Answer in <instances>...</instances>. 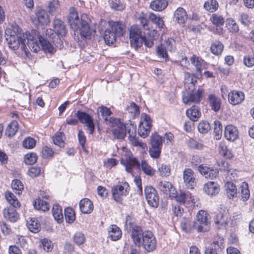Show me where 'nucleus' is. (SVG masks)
Here are the masks:
<instances>
[{
  "mask_svg": "<svg viewBox=\"0 0 254 254\" xmlns=\"http://www.w3.org/2000/svg\"><path fill=\"white\" fill-rule=\"evenodd\" d=\"M228 101L233 105L241 104L245 99L244 93L240 91L233 90L228 94Z\"/></svg>",
  "mask_w": 254,
  "mask_h": 254,
  "instance_id": "19",
  "label": "nucleus"
},
{
  "mask_svg": "<svg viewBox=\"0 0 254 254\" xmlns=\"http://www.w3.org/2000/svg\"><path fill=\"white\" fill-rule=\"evenodd\" d=\"M148 18L153 23L156 25L157 28L162 29L164 26V21L159 15L150 12Z\"/></svg>",
  "mask_w": 254,
  "mask_h": 254,
  "instance_id": "37",
  "label": "nucleus"
},
{
  "mask_svg": "<svg viewBox=\"0 0 254 254\" xmlns=\"http://www.w3.org/2000/svg\"><path fill=\"white\" fill-rule=\"evenodd\" d=\"M223 45L219 41H215L213 42L210 47L211 52L216 55L221 54L223 50Z\"/></svg>",
  "mask_w": 254,
  "mask_h": 254,
  "instance_id": "49",
  "label": "nucleus"
},
{
  "mask_svg": "<svg viewBox=\"0 0 254 254\" xmlns=\"http://www.w3.org/2000/svg\"><path fill=\"white\" fill-rule=\"evenodd\" d=\"M79 207L82 213L90 214L93 210V204L88 198H84L79 202Z\"/></svg>",
  "mask_w": 254,
  "mask_h": 254,
  "instance_id": "26",
  "label": "nucleus"
},
{
  "mask_svg": "<svg viewBox=\"0 0 254 254\" xmlns=\"http://www.w3.org/2000/svg\"><path fill=\"white\" fill-rule=\"evenodd\" d=\"M48 38L54 43L56 46L58 47V45L55 43L56 41L54 39V38L57 39V34L55 32L54 33V30L51 29H44L43 31V36L41 35L38 36L39 41L42 49L45 52L51 53L54 51V49L51 42L48 40Z\"/></svg>",
  "mask_w": 254,
  "mask_h": 254,
  "instance_id": "4",
  "label": "nucleus"
},
{
  "mask_svg": "<svg viewBox=\"0 0 254 254\" xmlns=\"http://www.w3.org/2000/svg\"><path fill=\"white\" fill-rule=\"evenodd\" d=\"M33 206L37 210H41L43 211H46L49 209L48 204L44 200L40 198L36 199L34 203Z\"/></svg>",
  "mask_w": 254,
  "mask_h": 254,
  "instance_id": "44",
  "label": "nucleus"
},
{
  "mask_svg": "<svg viewBox=\"0 0 254 254\" xmlns=\"http://www.w3.org/2000/svg\"><path fill=\"white\" fill-rule=\"evenodd\" d=\"M144 192L148 204L157 208L159 205V198L156 190L151 186H147L145 188Z\"/></svg>",
  "mask_w": 254,
  "mask_h": 254,
  "instance_id": "11",
  "label": "nucleus"
},
{
  "mask_svg": "<svg viewBox=\"0 0 254 254\" xmlns=\"http://www.w3.org/2000/svg\"><path fill=\"white\" fill-rule=\"evenodd\" d=\"M197 129L202 134L207 133L210 129V124L207 121H201L197 125Z\"/></svg>",
  "mask_w": 254,
  "mask_h": 254,
  "instance_id": "52",
  "label": "nucleus"
},
{
  "mask_svg": "<svg viewBox=\"0 0 254 254\" xmlns=\"http://www.w3.org/2000/svg\"><path fill=\"white\" fill-rule=\"evenodd\" d=\"M133 163L136 164V167L146 175L152 177L155 175V170L146 160H142L139 162L137 160H134Z\"/></svg>",
  "mask_w": 254,
  "mask_h": 254,
  "instance_id": "16",
  "label": "nucleus"
},
{
  "mask_svg": "<svg viewBox=\"0 0 254 254\" xmlns=\"http://www.w3.org/2000/svg\"><path fill=\"white\" fill-rule=\"evenodd\" d=\"M116 34L111 29H108L105 30L104 34V39L105 42L107 44H112L116 40Z\"/></svg>",
  "mask_w": 254,
  "mask_h": 254,
  "instance_id": "43",
  "label": "nucleus"
},
{
  "mask_svg": "<svg viewBox=\"0 0 254 254\" xmlns=\"http://www.w3.org/2000/svg\"><path fill=\"white\" fill-rule=\"evenodd\" d=\"M240 193L241 199L243 201H247L250 198V192L249 190L248 184L246 182H243L240 187Z\"/></svg>",
  "mask_w": 254,
  "mask_h": 254,
  "instance_id": "38",
  "label": "nucleus"
},
{
  "mask_svg": "<svg viewBox=\"0 0 254 254\" xmlns=\"http://www.w3.org/2000/svg\"><path fill=\"white\" fill-rule=\"evenodd\" d=\"M157 53L160 58H162L167 61L168 60V56L167 53L166 47L161 45L157 48Z\"/></svg>",
  "mask_w": 254,
  "mask_h": 254,
  "instance_id": "62",
  "label": "nucleus"
},
{
  "mask_svg": "<svg viewBox=\"0 0 254 254\" xmlns=\"http://www.w3.org/2000/svg\"><path fill=\"white\" fill-rule=\"evenodd\" d=\"M129 39L131 47L135 49L141 47L143 39L140 29L135 25L131 26L129 31Z\"/></svg>",
  "mask_w": 254,
  "mask_h": 254,
  "instance_id": "10",
  "label": "nucleus"
},
{
  "mask_svg": "<svg viewBox=\"0 0 254 254\" xmlns=\"http://www.w3.org/2000/svg\"><path fill=\"white\" fill-rule=\"evenodd\" d=\"M27 226L28 229L32 233H38L41 229V224L35 218H29L27 220Z\"/></svg>",
  "mask_w": 254,
  "mask_h": 254,
  "instance_id": "33",
  "label": "nucleus"
},
{
  "mask_svg": "<svg viewBox=\"0 0 254 254\" xmlns=\"http://www.w3.org/2000/svg\"><path fill=\"white\" fill-rule=\"evenodd\" d=\"M158 170L160 175L162 177H167L170 174V168L166 164H162L159 165Z\"/></svg>",
  "mask_w": 254,
  "mask_h": 254,
  "instance_id": "59",
  "label": "nucleus"
},
{
  "mask_svg": "<svg viewBox=\"0 0 254 254\" xmlns=\"http://www.w3.org/2000/svg\"><path fill=\"white\" fill-rule=\"evenodd\" d=\"M210 20L213 24L216 26L222 25L225 22L223 16L217 14H213L210 18Z\"/></svg>",
  "mask_w": 254,
  "mask_h": 254,
  "instance_id": "55",
  "label": "nucleus"
},
{
  "mask_svg": "<svg viewBox=\"0 0 254 254\" xmlns=\"http://www.w3.org/2000/svg\"><path fill=\"white\" fill-rule=\"evenodd\" d=\"M73 240L77 245H80L84 243L85 237L82 233L77 232L74 236Z\"/></svg>",
  "mask_w": 254,
  "mask_h": 254,
  "instance_id": "64",
  "label": "nucleus"
},
{
  "mask_svg": "<svg viewBox=\"0 0 254 254\" xmlns=\"http://www.w3.org/2000/svg\"><path fill=\"white\" fill-rule=\"evenodd\" d=\"M125 130L128 133V138L132 145L134 146H139L143 150L147 149V145L145 143L140 142L136 138V125L131 122L129 121L128 123L124 125Z\"/></svg>",
  "mask_w": 254,
  "mask_h": 254,
  "instance_id": "7",
  "label": "nucleus"
},
{
  "mask_svg": "<svg viewBox=\"0 0 254 254\" xmlns=\"http://www.w3.org/2000/svg\"><path fill=\"white\" fill-rule=\"evenodd\" d=\"M168 4L166 0H154L150 3L149 7L153 10L161 11L167 6Z\"/></svg>",
  "mask_w": 254,
  "mask_h": 254,
  "instance_id": "30",
  "label": "nucleus"
},
{
  "mask_svg": "<svg viewBox=\"0 0 254 254\" xmlns=\"http://www.w3.org/2000/svg\"><path fill=\"white\" fill-rule=\"evenodd\" d=\"M111 30L116 34V37L122 36L125 32V25L120 22H112L110 23Z\"/></svg>",
  "mask_w": 254,
  "mask_h": 254,
  "instance_id": "32",
  "label": "nucleus"
},
{
  "mask_svg": "<svg viewBox=\"0 0 254 254\" xmlns=\"http://www.w3.org/2000/svg\"><path fill=\"white\" fill-rule=\"evenodd\" d=\"M26 34L18 35L14 34V32L10 29L5 30V38L9 47L13 50L20 48L28 56L29 50L26 45Z\"/></svg>",
  "mask_w": 254,
  "mask_h": 254,
  "instance_id": "3",
  "label": "nucleus"
},
{
  "mask_svg": "<svg viewBox=\"0 0 254 254\" xmlns=\"http://www.w3.org/2000/svg\"><path fill=\"white\" fill-rule=\"evenodd\" d=\"M183 180L185 186L192 189L195 186V178L193 171L190 168L185 169L183 172Z\"/></svg>",
  "mask_w": 254,
  "mask_h": 254,
  "instance_id": "17",
  "label": "nucleus"
},
{
  "mask_svg": "<svg viewBox=\"0 0 254 254\" xmlns=\"http://www.w3.org/2000/svg\"><path fill=\"white\" fill-rule=\"evenodd\" d=\"M98 116H101L104 121V123L111 127H115L117 124L120 123V119L110 117L112 113L110 109L107 107L101 106L97 109Z\"/></svg>",
  "mask_w": 254,
  "mask_h": 254,
  "instance_id": "9",
  "label": "nucleus"
},
{
  "mask_svg": "<svg viewBox=\"0 0 254 254\" xmlns=\"http://www.w3.org/2000/svg\"><path fill=\"white\" fill-rule=\"evenodd\" d=\"M125 155L127 156L126 159L122 158L121 162L125 166L126 170L128 173H131L132 167H136V164L133 163V160L137 159L133 157L131 153L129 152H126Z\"/></svg>",
  "mask_w": 254,
  "mask_h": 254,
  "instance_id": "23",
  "label": "nucleus"
},
{
  "mask_svg": "<svg viewBox=\"0 0 254 254\" xmlns=\"http://www.w3.org/2000/svg\"><path fill=\"white\" fill-rule=\"evenodd\" d=\"M131 238L136 246H143L147 252L154 250L156 246V239L150 231H143L141 227H134Z\"/></svg>",
  "mask_w": 254,
  "mask_h": 254,
  "instance_id": "1",
  "label": "nucleus"
},
{
  "mask_svg": "<svg viewBox=\"0 0 254 254\" xmlns=\"http://www.w3.org/2000/svg\"><path fill=\"white\" fill-rule=\"evenodd\" d=\"M129 187L127 183H124V186L118 185L114 186L112 189L113 197L116 201L121 202L123 200V196L127 194V188Z\"/></svg>",
  "mask_w": 254,
  "mask_h": 254,
  "instance_id": "14",
  "label": "nucleus"
},
{
  "mask_svg": "<svg viewBox=\"0 0 254 254\" xmlns=\"http://www.w3.org/2000/svg\"><path fill=\"white\" fill-rule=\"evenodd\" d=\"M135 219L130 215H127L125 221V228L127 230H131V233L134 227H140L139 226L134 225Z\"/></svg>",
  "mask_w": 254,
  "mask_h": 254,
  "instance_id": "51",
  "label": "nucleus"
},
{
  "mask_svg": "<svg viewBox=\"0 0 254 254\" xmlns=\"http://www.w3.org/2000/svg\"><path fill=\"white\" fill-rule=\"evenodd\" d=\"M76 116L81 123L86 125L89 133L93 134L95 130V125L92 117L87 113L80 111L77 112Z\"/></svg>",
  "mask_w": 254,
  "mask_h": 254,
  "instance_id": "13",
  "label": "nucleus"
},
{
  "mask_svg": "<svg viewBox=\"0 0 254 254\" xmlns=\"http://www.w3.org/2000/svg\"><path fill=\"white\" fill-rule=\"evenodd\" d=\"M192 64L195 66L196 70L201 73L202 68L204 66L205 62L201 58L193 55L190 59Z\"/></svg>",
  "mask_w": 254,
  "mask_h": 254,
  "instance_id": "36",
  "label": "nucleus"
},
{
  "mask_svg": "<svg viewBox=\"0 0 254 254\" xmlns=\"http://www.w3.org/2000/svg\"><path fill=\"white\" fill-rule=\"evenodd\" d=\"M157 188L164 193L169 192V195L171 194L172 190L175 189L172 184L167 181H160L157 184Z\"/></svg>",
  "mask_w": 254,
  "mask_h": 254,
  "instance_id": "35",
  "label": "nucleus"
},
{
  "mask_svg": "<svg viewBox=\"0 0 254 254\" xmlns=\"http://www.w3.org/2000/svg\"><path fill=\"white\" fill-rule=\"evenodd\" d=\"M18 128V123L16 121H13L6 127L5 134L8 137H12L15 134Z\"/></svg>",
  "mask_w": 254,
  "mask_h": 254,
  "instance_id": "39",
  "label": "nucleus"
},
{
  "mask_svg": "<svg viewBox=\"0 0 254 254\" xmlns=\"http://www.w3.org/2000/svg\"><path fill=\"white\" fill-rule=\"evenodd\" d=\"M31 36L29 37L27 36L26 45L31 51L35 53H37L39 50V47L36 43H34L33 40H31Z\"/></svg>",
  "mask_w": 254,
  "mask_h": 254,
  "instance_id": "60",
  "label": "nucleus"
},
{
  "mask_svg": "<svg viewBox=\"0 0 254 254\" xmlns=\"http://www.w3.org/2000/svg\"><path fill=\"white\" fill-rule=\"evenodd\" d=\"M208 99L209 104L211 109L215 112H218L221 104L220 98L214 95L211 94L209 95Z\"/></svg>",
  "mask_w": 254,
  "mask_h": 254,
  "instance_id": "31",
  "label": "nucleus"
},
{
  "mask_svg": "<svg viewBox=\"0 0 254 254\" xmlns=\"http://www.w3.org/2000/svg\"><path fill=\"white\" fill-rule=\"evenodd\" d=\"M109 2L112 9L117 10H122L124 9V6L121 0H109Z\"/></svg>",
  "mask_w": 254,
  "mask_h": 254,
  "instance_id": "63",
  "label": "nucleus"
},
{
  "mask_svg": "<svg viewBox=\"0 0 254 254\" xmlns=\"http://www.w3.org/2000/svg\"><path fill=\"white\" fill-rule=\"evenodd\" d=\"M225 188L226 195L229 199H233L237 196V189L233 183L227 182L225 185Z\"/></svg>",
  "mask_w": 254,
  "mask_h": 254,
  "instance_id": "29",
  "label": "nucleus"
},
{
  "mask_svg": "<svg viewBox=\"0 0 254 254\" xmlns=\"http://www.w3.org/2000/svg\"><path fill=\"white\" fill-rule=\"evenodd\" d=\"M181 226L182 229L187 232L195 230L194 227L192 225V222L190 221L189 219L183 220L181 223Z\"/></svg>",
  "mask_w": 254,
  "mask_h": 254,
  "instance_id": "56",
  "label": "nucleus"
},
{
  "mask_svg": "<svg viewBox=\"0 0 254 254\" xmlns=\"http://www.w3.org/2000/svg\"><path fill=\"white\" fill-rule=\"evenodd\" d=\"M174 19L180 24H184L187 19L186 10L183 7H178L174 12Z\"/></svg>",
  "mask_w": 254,
  "mask_h": 254,
  "instance_id": "25",
  "label": "nucleus"
},
{
  "mask_svg": "<svg viewBox=\"0 0 254 254\" xmlns=\"http://www.w3.org/2000/svg\"><path fill=\"white\" fill-rule=\"evenodd\" d=\"M202 89L198 88L195 92L187 93L186 95L184 94L182 97L183 102L186 104L199 103L202 97Z\"/></svg>",
  "mask_w": 254,
  "mask_h": 254,
  "instance_id": "15",
  "label": "nucleus"
},
{
  "mask_svg": "<svg viewBox=\"0 0 254 254\" xmlns=\"http://www.w3.org/2000/svg\"><path fill=\"white\" fill-rule=\"evenodd\" d=\"M53 26L54 31L57 34V42L58 44H60L62 41L59 36H64L66 33L65 26L63 22L59 19L54 20Z\"/></svg>",
  "mask_w": 254,
  "mask_h": 254,
  "instance_id": "18",
  "label": "nucleus"
},
{
  "mask_svg": "<svg viewBox=\"0 0 254 254\" xmlns=\"http://www.w3.org/2000/svg\"><path fill=\"white\" fill-rule=\"evenodd\" d=\"M203 6L206 10L212 12L218 8V3L216 0H208L204 2Z\"/></svg>",
  "mask_w": 254,
  "mask_h": 254,
  "instance_id": "48",
  "label": "nucleus"
},
{
  "mask_svg": "<svg viewBox=\"0 0 254 254\" xmlns=\"http://www.w3.org/2000/svg\"><path fill=\"white\" fill-rule=\"evenodd\" d=\"M230 216L228 210L221 209L215 219V224L217 229H224L228 226Z\"/></svg>",
  "mask_w": 254,
  "mask_h": 254,
  "instance_id": "12",
  "label": "nucleus"
},
{
  "mask_svg": "<svg viewBox=\"0 0 254 254\" xmlns=\"http://www.w3.org/2000/svg\"><path fill=\"white\" fill-rule=\"evenodd\" d=\"M162 137L157 133L152 134L150 136L151 146L162 147Z\"/></svg>",
  "mask_w": 254,
  "mask_h": 254,
  "instance_id": "47",
  "label": "nucleus"
},
{
  "mask_svg": "<svg viewBox=\"0 0 254 254\" xmlns=\"http://www.w3.org/2000/svg\"><path fill=\"white\" fill-rule=\"evenodd\" d=\"M5 197L8 203L14 207H19L20 203L16 196L10 191H7L5 192Z\"/></svg>",
  "mask_w": 254,
  "mask_h": 254,
  "instance_id": "40",
  "label": "nucleus"
},
{
  "mask_svg": "<svg viewBox=\"0 0 254 254\" xmlns=\"http://www.w3.org/2000/svg\"><path fill=\"white\" fill-rule=\"evenodd\" d=\"M214 134L216 140H219L222 136V125L221 123L218 121L214 122Z\"/></svg>",
  "mask_w": 254,
  "mask_h": 254,
  "instance_id": "50",
  "label": "nucleus"
},
{
  "mask_svg": "<svg viewBox=\"0 0 254 254\" xmlns=\"http://www.w3.org/2000/svg\"><path fill=\"white\" fill-rule=\"evenodd\" d=\"M122 231L116 225H111L108 228V237L112 241H117L122 237Z\"/></svg>",
  "mask_w": 254,
  "mask_h": 254,
  "instance_id": "28",
  "label": "nucleus"
},
{
  "mask_svg": "<svg viewBox=\"0 0 254 254\" xmlns=\"http://www.w3.org/2000/svg\"><path fill=\"white\" fill-rule=\"evenodd\" d=\"M224 135L225 138L228 140H235L239 135L237 127L233 125L227 126L224 130Z\"/></svg>",
  "mask_w": 254,
  "mask_h": 254,
  "instance_id": "24",
  "label": "nucleus"
},
{
  "mask_svg": "<svg viewBox=\"0 0 254 254\" xmlns=\"http://www.w3.org/2000/svg\"><path fill=\"white\" fill-rule=\"evenodd\" d=\"M187 116L192 121H197L201 116L199 108L193 105L186 111Z\"/></svg>",
  "mask_w": 254,
  "mask_h": 254,
  "instance_id": "27",
  "label": "nucleus"
},
{
  "mask_svg": "<svg viewBox=\"0 0 254 254\" xmlns=\"http://www.w3.org/2000/svg\"><path fill=\"white\" fill-rule=\"evenodd\" d=\"M196 220L192 221L195 230L198 232H208L210 229L209 214L204 210H199L196 216Z\"/></svg>",
  "mask_w": 254,
  "mask_h": 254,
  "instance_id": "5",
  "label": "nucleus"
},
{
  "mask_svg": "<svg viewBox=\"0 0 254 254\" xmlns=\"http://www.w3.org/2000/svg\"><path fill=\"white\" fill-rule=\"evenodd\" d=\"M170 197L171 199H175L180 204H190V202L193 204L195 203L194 199L191 194L189 191L183 190L178 192L176 189H173L171 194H170Z\"/></svg>",
  "mask_w": 254,
  "mask_h": 254,
  "instance_id": "6",
  "label": "nucleus"
},
{
  "mask_svg": "<svg viewBox=\"0 0 254 254\" xmlns=\"http://www.w3.org/2000/svg\"><path fill=\"white\" fill-rule=\"evenodd\" d=\"M116 126H117V128L113 129V134L115 137L120 139H123L126 135V132L124 127V124H122L120 121V123L117 124Z\"/></svg>",
  "mask_w": 254,
  "mask_h": 254,
  "instance_id": "34",
  "label": "nucleus"
},
{
  "mask_svg": "<svg viewBox=\"0 0 254 254\" xmlns=\"http://www.w3.org/2000/svg\"><path fill=\"white\" fill-rule=\"evenodd\" d=\"M53 215L55 219L58 223H60L63 220V215L62 213V209L60 205L59 204L54 205L52 209Z\"/></svg>",
  "mask_w": 254,
  "mask_h": 254,
  "instance_id": "41",
  "label": "nucleus"
},
{
  "mask_svg": "<svg viewBox=\"0 0 254 254\" xmlns=\"http://www.w3.org/2000/svg\"><path fill=\"white\" fill-rule=\"evenodd\" d=\"M15 208L13 206H9L3 210L4 217L11 222H16L19 218V215Z\"/></svg>",
  "mask_w": 254,
  "mask_h": 254,
  "instance_id": "21",
  "label": "nucleus"
},
{
  "mask_svg": "<svg viewBox=\"0 0 254 254\" xmlns=\"http://www.w3.org/2000/svg\"><path fill=\"white\" fill-rule=\"evenodd\" d=\"M152 126L151 120L149 116L145 113L141 115V121L138 127V133L142 138L147 137Z\"/></svg>",
  "mask_w": 254,
  "mask_h": 254,
  "instance_id": "8",
  "label": "nucleus"
},
{
  "mask_svg": "<svg viewBox=\"0 0 254 254\" xmlns=\"http://www.w3.org/2000/svg\"><path fill=\"white\" fill-rule=\"evenodd\" d=\"M162 147L152 146L149 148V152L150 156L153 158H158L160 157Z\"/></svg>",
  "mask_w": 254,
  "mask_h": 254,
  "instance_id": "61",
  "label": "nucleus"
},
{
  "mask_svg": "<svg viewBox=\"0 0 254 254\" xmlns=\"http://www.w3.org/2000/svg\"><path fill=\"white\" fill-rule=\"evenodd\" d=\"M11 187L12 189L15 190V192L18 194H21L23 190V185L22 182L17 179H15L12 181Z\"/></svg>",
  "mask_w": 254,
  "mask_h": 254,
  "instance_id": "54",
  "label": "nucleus"
},
{
  "mask_svg": "<svg viewBox=\"0 0 254 254\" xmlns=\"http://www.w3.org/2000/svg\"><path fill=\"white\" fill-rule=\"evenodd\" d=\"M203 191L208 195L213 196L217 194L219 190V186L217 183L210 181L203 185Z\"/></svg>",
  "mask_w": 254,
  "mask_h": 254,
  "instance_id": "20",
  "label": "nucleus"
},
{
  "mask_svg": "<svg viewBox=\"0 0 254 254\" xmlns=\"http://www.w3.org/2000/svg\"><path fill=\"white\" fill-rule=\"evenodd\" d=\"M48 11L52 14H56L60 8L59 0H50L48 4Z\"/></svg>",
  "mask_w": 254,
  "mask_h": 254,
  "instance_id": "45",
  "label": "nucleus"
},
{
  "mask_svg": "<svg viewBox=\"0 0 254 254\" xmlns=\"http://www.w3.org/2000/svg\"><path fill=\"white\" fill-rule=\"evenodd\" d=\"M65 136L63 132H57L53 137V141L55 144L58 145L60 147H63L64 146V140Z\"/></svg>",
  "mask_w": 254,
  "mask_h": 254,
  "instance_id": "42",
  "label": "nucleus"
},
{
  "mask_svg": "<svg viewBox=\"0 0 254 254\" xmlns=\"http://www.w3.org/2000/svg\"><path fill=\"white\" fill-rule=\"evenodd\" d=\"M64 217L66 222L71 223L75 220V214L71 208L67 207L64 210Z\"/></svg>",
  "mask_w": 254,
  "mask_h": 254,
  "instance_id": "53",
  "label": "nucleus"
},
{
  "mask_svg": "<svg viewBox=\"0 0 254 254\" xmlns=\"http://www.w3.org/2000/svg\"><path fill=\"white\" fill-rule=\"evenodd\" d=\"M226 26L229 32L232 33H237L239 31V28L235 21L231 18H228L226 21Z\"/></svg>",
  "mask_w": 254,
  "mask_h": 254,
  "instance_id": "46",
  "label": "nucleus"
},
{
  "mask_svg": "<svg viewBox=\"0 0 254 254\" xmlns=\"http://www.w3.org/2000/svg\"><path fill=\"white\" fill-rule=\"evenodd\" d=\"M22 145L25 148L32 149L36 145V140L31 137H28L23 140Z\"/></svg>",
  "mask_w": 254,
  "mask_h": 254,
  "instance_id": "57",
  "label": "nucleus"
},
{
  "mask_svg": "<svg viewBox=\"0 0 254 254\" xmlns=\"http://www.w3.org/2000/svg\"><path fill=\"white\" fill-rule=\"evenodd\" d=\"M37 160V156L34 153L27 154L24 156V162L28 165L34 164L36 163Z\"/></svg>",
  "mask_w": 254,
  "mask_h": 254,
  "instance_id": "58",
  "label": "nucleus"
},
{
  "mask_svg": "<svg viewBox=\"0 0 254 254\" xmlns=\"http://www.w3.org/2000/svg\"><path fill=\"white\" fill-rule=\"evenodd\" d=\"M86 15H82L80 19L78 13L74 7L70 9L68 17V23L74 31L79 30L80 35L85 39L91 38L92 31L88 22L85 20Z\"/></svg>",
  "mask_w": 254,
  "mask_h": 254,
  "instance_id": "2",
  "label": "nucleus"
},
{
  "mask_svg": "<svg viewBox=\"0 0 254 254\" xmlns=\"http://www.w3.org/2000/svg\"><path fill=\"white\" fill-rule=\"evenodd\" d=\"M35 14L39 23L43 25H48L50 20L46 11L41 7H37L35 9Z\"/></svg>",
  "mask_w": 254,
  "mask_h": 254,
  "instance_id": "22",
  "label": "nucleus"
}]
</instances>
